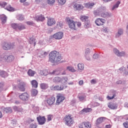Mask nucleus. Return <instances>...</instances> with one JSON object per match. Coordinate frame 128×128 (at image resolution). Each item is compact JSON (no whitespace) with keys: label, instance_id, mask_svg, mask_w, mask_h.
Masks as SVG:
<instances>
[{"label":"nucleus","instance_id":"de8ad7c7","mask_svg":"<svg viewBox=\"0 0 128 128\" xmlns=\"http://www.w3.org/2000/svg\"><path fill=\"white\" fill-rule=\"evenodd\" d=\"M104 118L102 117V118H98L97 120L98 124H102V122H104Z\"/></svg>","mask_w":128,"mask_h":128},{"label":"nucleus","instance_id":"4c0bfd02","mask_svg":"<svg viewBox=\"0 0 128 128\" xmlns=\"http://www.w3.org/2000/svg\"><path fill=\"white\" fill-rule=\"evenodd\" d=\"M26 26H24V25L22 24H18V30H24Z\"/></svg>","mask_w":128,"mask_h":128},{"label":"nucleus","instance_id":"338daca9","mask_svg":"<svg viewBox=\"0 0 128 128\" xmlns=\"http://www.w3.org/2000/svg\"><path fill=\"white\" fill-rule=\"evenodd\" d=\"M85 54H90V49H86Z\"/></svg>","mask_w":128,"mask_h":128},{"label":"nucleus","instance_id":"5fc2aeb1","mask_svg":"<svg viewBox=\"0 0 128 128\" xmlns=\"http://www.w3.org/2000/svg\"><path fill=\"white\" fill-rule=\"evenodd\" d=\"M106 16H108V13L102 12L101 14V16L102 18H106Z\"/></svg>","mask_w":128,"mask_h":128},{"label":"nucleus","instance_id":"a211bd4d","mask_svg":"<svg viewBox=\"0 0 128 128\" xmlns=\"http://www.w3.org/2000/svg\"><path fill=\"white\" fill-rule=\"evenodd\" d=\"M108 106L110 110H116V108H118L116 104L112 102H110L109 104H108Z\"/></svg>","mask_w":128,"mask_h":128},{"label":"nucleus","instance_id":"412c9836","mask_svg":"<svg viewBox=\"0 0 128 128\" xmlns=\"http://www.w3.org/2000/svg\"><path fill=\"white\" fill-rule=\"evenodd\" d=\"M92 112V108H84L82 111L80 112V114H84V113L90 112Z\"/></svg>","mask_w":128,"mask_h":128},{"label":"nucleus","instance_id":"f3484780","mask_svg":"<svg viewBox=\"0 0 128 128\" xmlns=\"http://www.w3.org/2000/svg\"><path fill=\"white\" fill-rule=\"evenodd\" d=\"M114 52L118 56H124L126 54V53H124V52H120V51H118V49L116 48H114Z\"/></svg>","mask_w":128,"mask_h":128},{"label":"nucleus","instance_id":"1a4fd4ad","mask_svg":"<svg viewBox=\"0 0 128 128\" xmlns=\"http://www.w3.org/2000/svg\"><path fill=\"white\" fill-rule=\"evenodd\" d=\"M78 128H92V124L88 122H84L79 124Z\"/></svg>","mask_w":128,"mask_h":128},{"label":"nucleus","instance_id":"aec40b11","mask_svg":"<svg viewBox=\"0 0 128 128\" xmlns=\"http://www.w3.org/2000/svg\"><path fill=\"white\" fill-rule=\"evenodd\" d=\"M68 77L63 76L62 78H61L60 84H66L68 82Z\"/></svg>","mask_w":128,"mask_h":128},{"label":"nucleus","instance_id":"6e6d98bb","mask_svg":"<svg viewBox=\"0 0 128 128\" xmlns=\"http://www.w3.org/2000/svg\"><path fill=\"white\" fill-rule=\"evenodd\" d=\"M90 82L92 84H96V79H92L90 80Z\"/></svg>","mask_w":128,"mask_h":128},{"label":"nucleus","instance_id":"79ce46f5","mask_svg":"<svg viewBox=\"0 0 128 128\" xmlns=\"http://www.w3.org/2000/svg\"><path fill=\"white\" fill-rule=\"evenodd\" d=\"M120 1L117 2L116 4L113 6V7L112 8V10H114V8H118V6H120Z\"/></svg>","mask_w":128,"mask_h":128},{"label":"nucleus","instance_id":"69168bd1","mask_svg":"<svg viewBox=\"0 0 128 128\" xmlns=\"http://www.w3.org/2000/svg\"><path fill=\"white\" fill-rule=\"evenodd\" d=\"M112 126L110 124H107L105 126V128H110Z\"/></svg>","mask_w":128,"mask_h":128},{"label":"nucleus","instance_id":"39448f33","mask_svg":"<svg viewBox=\"0 0 128 128\" xmlns=\"http://www.w3.org/2000/svg\"><path fill=\"white\" fill-rule=\"evenodd\" d=\"M64 98H66L64 97V94H62L60 93H59L56 96V106H58L59 104H60L64 100Z\"/></svg>","mask_w":128,"mask_h":128},{"label":"nucleus","instance_id":"cd10ccee","mask_svg":"<svg viewBox=\"0 0 128 128\" xmlns=\"http://www.w3.org/2000/svg\"><path fill=\"white\" fill-rule=\"evenodd\" d=\"M8 56L6 54H3L1 56V60L8 62Z\"/></svg>","mask_w":128,"mask_h":128},{"label":"nucleus","instance_id":"603ef678","mask_svg":"<svg viewBox=\"0 0 128 128\" xmlns=\"http://www.w3.org/2000/svg\"><path fill=\"white\" fill-rule=\"evenodd\" d=\"M52 118V115H48L47 116V120L48 122H50Z\"/></svg>","mask_w":128,"mask_h":128},{"label":"nucleus","instance_id":"b1692460","mask_svg":"<svg viewBox=\"0 0 128 128\" xmlns=\"http://www.w3.org/2000/svg\"><path fill=\"white\" fill-rule=\"evenodd\" d=\"M31 84L32 86V88H38V82L36 80H32L31 81Z\"/></svg>","mask_w":128,"mask_h":128},{"label":"nucleus","instance_id":"052dcab7","mask_svg":"<svg viewBox=\"0 0 128 128\" xmlns=\"http://www.w3.org/2000/svg\"><path fill=\"white\" fill-rule=\"evenodd\" d=\"M78 84L80 86H82V84H84V80H80Z\"/></svg>","mask_w":128,"mask_h":128},{"label":"nucleus","instance_id":"864d4df0","mask_svg":"<svg viewBox=\"0 0 128 128\" xmlns=\"http://www.w3.org/2000/svg\"><path fill=\"white\" fill-rule=\"evenodd\" d=\"M64 26V24H62V22H60L57 23V26L59 28V26Z\"/></svg>","mask_w":128,"mask_h":128},{"label":"nucleus","instance_id":"473e14b6","mask_svg":"<svg viewBox=\"0 0 128 128\" xmlns=\"http://www.w3.org/2000/svg\"><path fill=\"white\" fill-rule=\"evenodd\" d=\"M3 110L4 112H6V114H8L10 112H12V108H4L3 109Z\"/></svg>","mask_w":128,"mask_h":128},{"label":"nucleus","instance_id":"a18cd8bd","mask_svg":"<svg viewBox=\"0 0 128 128\" xmlns=\"http://www.w3.org/2000/svg\"><path fill=\"white\" fill-rule=\"evenodd\" d=\"M11 26L14 28V30H18V24L13 23L11 24Z\"/></svg>","mask_w":128,"mask_h":128},{"label":"nucleus","instance_id":"6ab92c4d","mask_svg":"<svg viewBox=\"0 0 128 128\" xmlns=\"http://www.w3.org/2000/svg\"><path fill=\"white\" fill-rule=\"evenodd\" d=\"M74 8L75 10H82L84 8V6L78 4H74Z\"/></svg>","mask_w":128,"mask_h":128},{"label":"nucleus","instance_id":"3c124183","mask_svg":"<svg viewBox=\"0 0 128 128\" xmlns=\"http://www.w3.org/2000/svg\"><path fill=\"white\" fill-rule=\"evenodd\" d=\"M38 128V125H36V124L34 123V124H30V128Z\"/></svg>","mask_w":128,"mask_h":128},{"label":"nucleus","instance_id":"a19ab883","mask_svg":"<svg viewBox=\"0 0 128 128\" xmlns=\"http://www.w3.org/2000/svg\"><path fill=\"white\" fill-rule=\"evenodd\" d=\"M40 74L41 76H46L48 72L46 70H41L40 72Z\"/></svg>","mask_w":128,"mask_h":128},{"label":"nucleus","instance_id":"9d476101","mask_svg":"<svg viewBox=\"0 0 128 128\" xmlns=\"http://www.w3.org/2000/svg\"><path fill=\"white\" fill-rule=\"evenodd\" d=\"M95 24L98 26H104L106 24V20L98 18L95 20Z\"/></svg>","mask_w":128,"mask_h":128},{"label":"nucleus","instance_id":"09e8293b","mask_svg":"<svg viewBox=\"0 0 128 128\" xmlns=\"http://www.w3.org/2000/svg\"><path fill=\"white\" fill-rule=\"evenodd\" d=\"M47 2L50 6H52V4L56 2V0H47Z\"/></svg>","mask_w":128,"mask_h":128},{"label":"nucleus","instance_id":"7ed1b4c3","mask_svg":"<svg viewBox=\"0 0 128 128\" xmlns=\"http://www.w3.org/2000/svg\"><path fill=\"white\" fill-rule=\"evenodd\" d=\"M2 48L4 50H8L16 48V44L14 42L10 43L8 42H4L1 44Z\"/></svg>","mask_w":128,"mask_h":128},{"label":"nucleus","instance_id":"dca6fc26","mask_svg":"<svg viewBox=\"0 0 128 128\" xmlns=\"http://www.w3.org/2000/svg\"><path fill=\"white\" fill-rule=\"evenodd\" d=\"M86 96L84 94H79L78 95V98L80 102H84V100H86Z\"/></svg>","mask_w":128,"mask_h":128},{"label":"nucleus","instance_id":"e2e57ef3","mask_svg":"<svg viewBox=\"0 0 128 128\" xmlns=\"http://www.w3.org/2000/svg\"><path fill=\"white\" fill-rule=\"evenodd\" d=\"M19 20H24V16H20L19 17Z\"/></svg>","mask_w":128,"mask_h":128},{"label":"nucleus","instance_id":"0eeeda50","mask_svg":"<svg viewBox=\"0 0 128 128\" xmlns=\"http://www.w3.org/2000/svg\"><path fill=\"white\" fill-rule=\"evenodd\" d=\"M18 88H19L20 92H26V83L20 80H18Z\"/></svg>","mask_w":128,"mask_h":128},{"label":"nucleus","instance_id":"5701e85b","mask_svg":"<svg viewBox=\"0 0 128 128\" xmlns=\"http://www.w3.org/2000/svg\"><path fill=\"white\" fill-rule=\"evenodd\" d=\"M60 77L56 76L53 78V82H55L56 84H60Z\"/></svg>","mask_w":128,"mask_h":128},{"label":"nucleus","instance_id":"2f4dec72","mask_svg":"<svg viewBox=\"0 0 128 128\" xmlns=\"http://www.w3.org/2000/svg\"><path fill=\"white\" fill-rule=\"evenodd\" d=\"M36 72L33 71L31 69H30L28 72V76H34Z\"/></svg>","mask_w":128,"mask_h":128},{"label":"nucleus","instance_id":"774afa93","mask_svg":"<svg viewBox=\"0 0 128 128\" xmlns=\"http://www.w3.org/2000/svg\"><path fill=\"white\" fill-rule=\"evenodd\" d=\"M2 118V112L0 111V118Z\"/></svg>","mask_w":128,"mask_h":128},{"label":"nucleus","instance_id":"a878e982","mask_svg":"<svg viewBox=\"0 0 128 128\" xmlns=\"http://www.w3.org/2000/svg\"><path fill=\"white\" fill-rule=\"evenodd\" d=\"M66 70L70 72H76V70L72 66H67Z\"/></svg>","mask_w":128,"mask_h":128},{"label":"nucleus","instance_id":"4d7b16f0","mask_svg":"<svg viewBox=\"0 0 128 128\" xmlns=\"http://www.w3.org/2000/svg\"><path fill=\"white\" fill-rule=\"evenodd\" d=\"M123 125L126 128H128V122H124Z\"/></svg>","mask_w":128,"mask_h":128},{"label":"nucleus","instance_id":"2eb2a0df","mask_svg":"<svg viewBox=\"0 0 128 128\" xmlns=\"http://www.w3.org/2000/svg\"><path fill=\"white\" fill-rule=\"evenodd\" d=\"M64 88V85H56V86H52V90H62Z\"/></svg>","mask_w":128,"mask_h":128},{"label":"nucleus","instance_id":"0e129e2a","mask_svg":"<svg viewBox=\"0 0 128 128\" xmlns=\"http://www.w3.org/2000/svg\"><path fill=\"white\" fill-rule=\"evenodd\" d=\"M86 59L87 60H90V56L86 55Z\"/></svg>","mask_w":128,"mask_h":128},{"label":"nucleus","instance_id":"c756f323","mask_svg":"<svg viewBox=\"0 0 128 128\" xmlns=\"http://www.w3.org/2000/svg\"><path fill=\"white\" fill-rule=\"evenodd\" d=\"M0 20L2 24H4L6 22V16L4 14H2L0 16Z\"/></svg>","mask_w":128,"mask_h":128},{"label":"nucleus","instance_id":"72a5a7b5","mask_svg":"<svg viewBox=\"0 0 128 128\" xmlns=\"http://www.w3.org/2000/svg\"><path fill=\"white\" fill-rule=\"evenodd\" d=\"M38 94V90L36 89H32L31 91V96H36Z\"/></svg>","mask_w":128,"mask_h":128},{"label":"nucleus","instance_id":"13d9d810","mask_svg":"<svg viewBox=\"0 0 128 128\" xmlns=\"http://www.w3.org/2000/svg\"><path fill=\"white\" fill-rule=\"evenodd\" d=\"M26 24H28V26H32V24H34V22L30 21L27 22Z\"/></svg>","mask_w":128,"mask_h":128},{"label":"nucleus","instance_id":"680f3d73","mask_svg":"<svg viewBox=\"0 0 128 128\" xmlns=\"http://www.w3.org/2000/svg\"><path fill=\"white\" fill-rule=\"evenodd\" d=\"M93 58H98V54H94V55L93 56Z\"/></svg>","mask_w":128,"mask_h":128},{"label":"nucleus","instance_id":"ddd939ff","mask_svg":"<svg viewBox=\"0 0 128 128\" xmlns=\"http://www.w3.org/2000/svg\"><path fill=\"white\" fill-rule=\"evenodd\" d=\"M36 119L39 124H44L46 122V117L44 116H40L36 118Z\"/></svg>","mask_w":128,"mask_h":128},{"label":"nucleus","instance_id":"e433bc0d","mask_svg":"<svg viewBox=\"0 0 128 128\" xmlns=\"http://www.w3.org/2000/svg\"><path fill=\"white\" fill-rule=\"evenodd\" d=\"M14 60V56H8V58L7 59V62H12V60Z\"/></svg>","mask_w":128,"mask_h":128},{"label":"nucleus","instance_id":"f03ea898","mask_svg":"<svg viewBox=\"0 0 128 128\" xmlns=\"http://www.w3.org/2000/svg\"><path fill=\"white\" fill-rule=\"evenodd\" d=\"M66 22L70 28L73 30H78V28H80V26H82V22H74L68 18H66Z\"/></svg>","mask_w":128,"mask_h":128},{"label":"nucleus","instance_id":"7c9ffc66","mask_svg":"<svg viewBox=\"0 0 128 128\" xmlns=\"http://www.w3.org/2000/svg\"><path fill=\"white\" fill-rule=\"evenodd\" d=\"M94 5V3L92 2V3H87L85 4L86 8H92V6Z\"/></svg>","mask_w":128,"mask_h":128},{"label":"nucleus","instance_id":"9b49d317","mask_svg":"<svg viewBox=\"0 0 128 128\" xmlns=\"http://www.w3.org/2000/svg\"><path fill=\"white\" fill-rule=\"evenodd\" d=\"M46 102L48 105L52 106L54 102H56V97L54 96H52L48 98L46 100Z\"/></svg>","mask_w":128,"mask_h":128},{"label":"nucleus","instance_id":"f257e3e1","mask_svg":"<svg viewBox=\"0 0 128 128\" xmlns=\"http://www.w3.org/2000/svg\"><path fill=\"white\" fill-rule=\"evenodd\" d=\"M62 55L56 50L51 52L49 54L48 62L52 64H57L62 60Z\"/></svg>","mask_w":128,"mask_h":128},{"label":"nucleus","instance_id":"8fccbe9b","mask_svg":"<svg viewBox=\"0 0 128 128\" xmlns=\"http://www.w3.org/2000/svg\"><path fill=\"white\" fill-rule=\"evenodd\" d=\"M66 2V0H58V4H60L61 6L64 4Z\"/></svg>","mask_w":128,"mask_h":128},{"label":"nucleus","instance_id":"423d86ee","mask_svg":"<svg viewBox=\"0 0 128 128\" xmlns=\"http://www.w3.org/2000/svg\"><path fill=\"white\" fill-rule=\"evenodd\" d=\"M0 6L4 8L5 10H8L9 12H14V8L6 2H0Z\"/></svg>","mask_w":128,"mask_h":128},{"label":"nucleus","instance_id":"393cba45","mask_svg":"<svg viewBox=\"0 0 128 128\" xmlns=\"http://www.w3.org/2000/svg\"><path fill=\"white\" fill-rule=\"evenodd\" d=\"M40 88L42 90H46L48 88V85L45 83H42L40 84Z\"/></svg>","mask_w":128,"mask_h":128},{"label":"nucleus","instance_id":"bf43d9fd","mask_svg":"<svg viewBox=\"0 0 128 128\" xmlns=\"http://www.w3.org/2000/svg\"><path fill=\"white\" fill-rule=\"evenodd\" d=\"M116 96V94H114L112 97L108 96L107 98L108 100H112Z\"/></svg>","mask_w":128,"mask_h":128},{"label":"nucleus","instance_id":"f8f14e48","mask_svg":"<svg viewBox=\"0 0 128 128\" xmlns=\"http://www.w3.org/2000/svg\"><path fill=\"white\" fill-rule=\"evenodd\" d=\"M19 98L20 100H28V98H30V95L28 92H24L22 94L19 96Z\"/></svg>","mask_w":128,"mask_h":128},{"label":"nucleus","instance_id":"c85d7f7f","mask_svg":"<svg viewBox=\"0 0 128 128\" xmlns=\"http://www.w3.org/2000/svg\"><path fill=\"white\" fill-rule=\"evenodd\" d=\"M80 20L82 22H88V16H80Z\"/></svg>","mask_w":128,"mask_h":128},{"label":"nucleus","instance_id":"49530a36","mask_svg":"<svg viewBox=\"0 0 128 128\" xmlns=\"http://www.w3.org/2000/svg\"><path fill=\"white\" fill-rule=\"evenodd\" d=\"M30 44H34V46H36V38H31L30 39Z\"/></svg>","mask_w":128,"mask_h":128},{"label":"nucleus","instance_id":"c9c22d12","mask_svg":"<svg viewBox=\"0 0 128 128\" xmlns=\"http://www.w3.org/2000/svg\"><path fill=\"white\" fill-rule=\"evenodd\" d=\"M84 26V28H90V22L88 20L86 21L85 22Z\"/></svg>","mask_w":128,"mask_h":128},{"label":"nucleus","instance_id":"4468645a","mask_svg":"<svg viewBox=\"0 0 128 128\" xmlns=\"http://www.w3.org/2000/svg\"><path fill=\"white\" fill-rule=\"evenodd\" d=\"M56 24V20L54 18H48L47 20V25L48 26H52Z\"/></svg>","mask_w":128,"mask_h":128},{"label":"nucleus","instance_id":"4be33fe9","mask_svg":"<svg viewBox=\"0 0 128 128\" xmlns=\"http://www.w3.org/2000/svg\"><path fill=\"white\" fill-rule=\"evenodd\" d=\"M36 20L38 21L40 20V22H44V20H46V18H44V16L42 15H40L38 16H36Z\"/></svg>","mask_w":128,"mask_h":128},{"label":"nucleus","instance_id":"20e7f679","mask_svg":"<svg viewBox=\"0 0 128 128\" xmlns=\"http://www.w3.org/2000/svg\"><path fill=\"white\" fill-rule=\"evenodd\" d=\"M64 120L65 122V124L70 126L74 122V119L72 118V115L68 114L65 116L64 118Z\"/></svg>","mask_w":128,"mask_h":128},{"label":"nucleus","instance_id":"f704fd0d","mask_svg":"<svg viewBox=\"0 0 128 128\" xmlns=\"http://www.w3.org/2000/svg\"><path fill=\"white\" fill-rule=\"evenodd\" d=\"M78 70H83L84 66L83 64H78Z\"/></svg>","mask_w":128,"mask_h":128},{"label":"nucleus","instance_id":"37998d69","mask_svg":"<svg viewBox=\"0 0 128 128\" xmlns=\"http://www.w3.org/2000/svg\"><path fill=\"white\" fill-rule=\"evenodd\" d=\"M8 74L6 73V72H4V71H0V76H2V78H6V76Z\"/></svg>","mask_w":128,"mask_h":128},{"label":"nucleus","instance_id":"6e6552de","mask_svg":"<svg viewBox=\"0 0 128 128\" xmlns=\"http://www.w3.org/2000/svg\"><path fill=\"white\" fill-rule=\"evenodd\" d=\"M52 38L54 40H60L64 38V32H57L52 35Z\"/></svg>","mask_w":128,"mask_h":128},{"label":"nucleus","instance_id":"ea45409f","mask_svg":"<svg viewBox=\"0 0 128 128\" xmlns=\"http://www.w3.org/2000/svg\"><path fill=\"white\" fill-rule=\"evenodd\" d=\"M124 34V31L120 29L118 30L117 34H116V36H122V34Z\"/></svg>","mask_w":128,"mask_h":128},{"label":"nucleus","instance_id":"58836bf2","mask_svg":"<svg viewBox=\"0 0 128 128\" xmlns=\"http://www.w3.org/2000/svg\"><path fill=\"white\" fill-rule=\"evenodd\" d=\"M14 110L16 111V112H22V108L20 106H14Z\"/></svg>","mask_w":128,"mask_h":128},{"label":"nucleus","instance_id":"c03bdc74","mask_svg":"<svg viewBox=\"0 0 128 128\" xmlns=\"http://www.w3.org/2000/svg\"><path fill=\"white\" fill-rule=\"evenodd\" d=\"M40 56H48V52L44 51H40Z\"/></svg>","mask_w":128,"mask_h":128},{"label":"nucleus","instance_id":"bb28decb","mask_svg":"<svg viewBox=\"0 0 128 128\" xmlns=\"http://www.w3.org/2000/svg\"><path fill=\"white\" fill-rule=\"evenodd\" d=\"M50 74H52L53 76H59V74H60V72L58 70H54L50 72Z\"/></svg>","mask_w":128,"mask_h":128}]
</instances>
